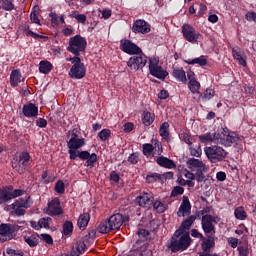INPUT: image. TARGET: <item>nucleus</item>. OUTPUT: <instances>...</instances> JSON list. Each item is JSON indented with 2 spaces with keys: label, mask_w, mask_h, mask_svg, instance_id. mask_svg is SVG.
<instances>
[{
  "label": "nucleus",
  "mask_w": 256,
  "mask_h": 256,
  "mask_svg": "<svg viewBox=\"0 0 256 256\" xmlns=\"http://www.w3.org/2000/svg\"><path fill=\"white\" fill-rule=\"evenodd\" d=\"M143 155L146 157H151V155H161L163 153V148H161V142L155 141V144H143Z\"/></svg>",
  "instance_id": "4468645a"
},
{
  "label": "nucleus",
  "mask_w": 256,
  "mask_h": 256,
  "mask_svg": "<svg viewBox=\"0 0 256 256\" xmlns=\"http://www.w3.org/2000/svg\"><path fill=\"white\" fill-rule=\"evenodd\" d=\"M145 65H147V56L143 54V50H141L139 54H134L127 62V67H129L130 71H139L143 69Z\"/></svg>",
  "instance_id": "1a4fd4ad"
},
{
  "label": "nucleus",
  "mask_w": 256,
  "mask_h": 256,
  "mask_svg": "<svg viewBox=\"0 0 256 256\" xmlns=\"http://www.w3.org/2000/svg\"><path fill=\"white\" fill-rule=\"evenodd\" d=\"M153 195L149 193H142L136 198V203L140 207H149L153 203Z\"/></svg>",
  "instance_id": "aec40b11"
},
{
  "label": "nucleus",
  "mask_w": 256,
  "mask_h": 256,
  "mask_svg": "<svg viewBox=\"0 0 256 256\" xmlns=\"http://www.w3.org/2000/svg\"><path fill=\"white\" fill-rule=\"evenodd\" d=\"M23 239L29 247H37L39 245V235L37 233L28 232L23 236Z\"/></svg>",
  "instance_id": "b1692460"
},
{
  "label": "nucleus",
  "mask_w": 256,
  "mask_h": 256,
  "mask_svg": "<svg viewBox=\"0 0 256 256\" xmlns=\"http://www.w3.org/2000/svg\"><path fill=\"white\" fill-rule=\"evenodd\" d=\"M113 230L119 229L125 222V218L121 214H114L108 219Z\"/></svg>",
  "instance_id": "5701e85b"
},
{
  "label": "nucleus",
  "mask_w": 256,
  "mask_h": 256,
  "mask_svg": "<svg viewBox=\"0 0 256 256\" xmlns=\"http://www.w3.org/2000/svg\"><path fill=\"white\" fill-rule=\"evenodd\" d=\"M11 191H13V186L0 189V205L9 203V201H11Z\"/></svg>",
  "instance_id": "393cba45"
},
{
  "label": "nucleus",
  "mask_w": 256,
  "mask_h": 256,
  "mask_svg": "<svg viewBox=\"0 0 256 256\" xmlns=\"http://www.w3.org/2000/svg\"><path fill=\"white\" fill-rule=\"evenodd\" d=\"M98 231L102 234L110 233V231H113V227L111 226L109 220L102 221L98 226Z\"/></svg>",
  "instance_id": "f704fd0d"
},
{
  "label": "nucleus",
  "mask_w": 256,
  "mask_h": 256,
  "mask_svg": "<svg viewBox=\"0 0 256 256\" xmlns=\"http://www.w3.org/2000/svg\"><path fill=\"white\" fill-rule=\"evenodd\" d=\"M173 77H175V79L181 83H187V75L185 74V70H183V68L174 69Z\"/></svg>",
  "instance_id": "2f4dec72"
},
{
  "label": "nucleus",
  "mask_w": 256,
  "mask_h": 256,
  "mask_svg": "<svg viewBox=\"0 0 256 256\" xmlns=\"http://www.w3.org/2000/svg\"><path fill=\"white\" fill-rule=\"evenodd\" d=\"M188 87L191 93H199V89L201 88V84L197 80L189 81Z\"/></svg>",
  "instance_id": "a18cd8bd"
},
{
  "label": "nucleus",
  "mask_w": 256,
  "mask_h": 256,
  "mask_svg": "<svg viewBox=\"0 0 256 256\" xmlns=\"http://www.w3.org/2000/svg\"><path fill=\"white\" fill-rule=\"evenodd\" d=\"M149 71L153 77H157V79H165L169 73L159 65V58L158 57H151L149 59Z\"/></svg>",
  "instance_id": "9d476101"
},
{
  "label": "nucleus",
  "mask_w": 256,
  "mask_h": 256,
  "mask_svg": "<svg viewBox=\"0 0 256 256\" xmlns=\"http://www.w3.org/2000/svg\"><path fill=\"white\" fill-rule=\"evenodd\" d=\"M186 63L188 65H200L201 67H205L207 65V57L205 56H200L198 58L192 59V60H187Z\"/></svg>",
  "instance_id": "ea45409f"
},
{
  "label": "nucleus",
  "mask_w": 256,
  "mask_h": 256,
  "mask_svg": "<svg viewBox=\"0 0 256 256\" xmlns=\"http://www.w3.org/2000/svg\"><path fill=\"white\" fill-rule=\"evenodd\" d=\"M156 162L160 167H165V169H175V162L167 157L160 156L156 159Z\"/></svg>",
  "instance_id": "cd10ccee"
},
{
  "label": "nucleus",
  "mask_w": 256,
  "mask_h": 256,
  "mask_svg": "<svg viewBox=\"0 0 256 256\" xmlns=\"http://www.w3.org/2000/svg\"><path fill=\"white\" fill-rule=\"evenodd\" d=\"M160 136L163 137V139H167L169 137V123L164 122L159 129Z\"/></svg>",
  "instance_id": "37998d69"
},
{
  "label": "nucleus",
  "mask_w": 256,
  "mask_h": 256,
  "mask_svg": "<svg viewBox=\"0 0 256 256\" xmlns=\"http://www.w3.org/2000/svg\"><path fill=\"white\" fill-rule=\"evenodd\" d=\"M90 219H91V216L89 215V213L81 214L77 222L79 229L84 230L87 227V225H89Z\"/></svg>",
  "instance_id": "c756f323"
},
{
  "label": "nucleus",
  "mask_w": 256,
  "mask_h": 256,
  "mask_svg": "<svg viewBox=\"0 0 256 256\" xmlns=\"http://www.w3.org/2000/svg\"><path fill=\"white\" fill-rule=\"evenodd\" d=\"M51 217H46L40 219V229H49V225H51Z\"/></svg>",
  "instance_id": "8fccbe9b"
},
{
  "label": "nucleus",
  "mask_w": 256,
  "mask_h": 256,
  "mask_svg": "<svg viewBox=\"0 0 256 256\" xmlns=\"http://www.w3.org/2000/svg\"><path fill=\"white\" fill-rule=\"evenodd\" d=\"M195 179H197V174H193V172L187 170V168H183L180 172V177L178 178L179 185L188 187H195Z\"/></svg>",
  "instance_id": "f8f14e48"
},
{
  "label": "nucleus",
  "mask_w": 256,
  "mask_h": 256,
  "mask_svg": "<svg viewBox=\"0 0 256 256\" xmlns=\"http://www.w3.org/2000/svg\"><path fill=\"white\" fill-rule=\"evenodd\" d=\"M87 250V245L83 241H78L72 247L71 253L73 256L83 255Z\"/></svg>",
  "instance_id": "bb28decb"
},
{
  "label": "nucleus",
  "mask_w": 256,
  "mask_h": 256,
  "mask_svg": "<svg viewBox=\"0 0 256 256\" xmlns=\"http://www.w3.org/2000/svg\"><path fill=\"white\" fill-rule=\"evenodd\" d=\"M49 17L51 18V23L53 25H59V17L57 16V13L51 12Z\"/></svg>",
  "instance_id": "052dcab7"
},
{
  "label": "nucleus",
  "mask_w": 256,
  "mask_h": 256,
  "mask_svg": "<svg viewBox=\"0 0 256 256\" xmlns=\"http://www.w3.org/2000/svg\"><path fill=\"white\" fill-rule=\"evenodd\" d=\"M182 35L188 43H199V41L203 40V35L197 32L191 24H184L182 25Z\"/></svg>",
  "instance_id": "6e6552de"
},
{
  "label": "nucleus",
  "mask_w": 256,
  "mask_h": 256,
  "mask_svg": "<svg viewBox=\"0 0 256 256\" xmlns=\"http://www.w3.org/2000/svg\"><path fill=\"white\" fill-rule=\"evenodd\" d=\"M153 121H155V114L151 112L143 113V116H142L143 125H145L146 127H149V125H151Z\"/></svg>",
  "instance_id": "4c0bfd02"
},
{
  "label": "nucleus",
  "mask_w": 256,
  "mask_h": 256,
  "mask_svg": "<svg viewBox=\"0 0 256 256\" xmlns=\"http://www.w3.org/2000/svg\"><path fill=\"white\" fill-rule=\"evenodd\" d=\"M69 17L71 19H76V21L78 23H82L84 25V23L87 22V16L85 14H80L79 12L77 11H72L70 14H69Z\"/></svg>",
  "instance_id": "58836bf2"
},
{
  "label": "nucleus",
  "mask_w": 256,
  "mask_h": 256,
  "mask_svg": "<svg viewBox=\"0 0 256 256\" xmlns=\"http://www.w3.org/2000/svg\"><path fill=\"white\" fill-rule=\"evenodd\" d=\"M213 221H215V218H213L211 215H204L202 217V229L204 233H215Z\"/></svg>",
  "instance_id": "a211bd4d"
},
{
  "label": "nucleus",
  "mask_w": 256,
  "mask_h": 256,
  "mask_svg": "<svg viewBox=\"0 0 256 256\" xmlns=\"http://www.w3.org/2000/svg\"><path fill=\"white\" fill-rule=\"evenodd\" d=\"M23 115L25 117H37L39 115V108L33 103H29L23 106Z\"/></svg>",
  "instance_id": "412c9836"
},
{
  "label": "nucleus",
  "mask_w": 256,
  "mask_h": 256,
  "mask_svg": "<svg viewBox=\"0 0 256 256\" xmlns=\"http://www.w3.org/2000/svg\"><path fill=\"white\" fill-rule=\"evenodd\" d=\"M39 15H40L39 6H34L30 14L31 23H35V25L41 26V20L39 19Z\"/></svg>",
  "instance_id": "7c9ffc66"
},
{
  "label": "nucleus",
  "mask_w": 256,
  "mask_h": 256,
  "mask_svg": "<svg viewBox=\"0 0 256 256\" xmlns=\"http://www.w3.org/2000/svg\"><path fill=\"white\" fill-rule=\"evenodd\" d=\"M67 61H70V63H72V66L68 73L71 79H83V77L87 75V67L85 66V64H83V62H81V58H67Z\"/></svg>",
  "instance_id": "20e7f679"
},
{
  "label": "nucleus",
  "mask_w": 256,
  "mask_h": 256,
  "mask_svg": "<svg viewBox=\"0 0 256 256\" xmlns=\"http://www.w3.org/2000/svg\"><path fill=\"white\" fill-rule=\"evenodd\" d=\"M168 247L173 253L189 249V247H191V237L189 236V232H185L183 229L176 230Z\"/></svg>",
  "instance_id": "f03ea898"
},
{
  "label": "nucleus",
  "mask_w": 256,
  "mask_h": 256,
  "mask_svg": "<svg viewBox=\"0 0 256 256\" xmlns=\"http://www.w3.org/2000/svg\"><path fill=\"white\" fill-rule=\"evenodd\" d=\"M183 193H185V189H183L181 186H176L171 192V197H177L179 195H183Z\"/></svg>",
  "instance_id": "603ef678"
},
{
  "label": "nucleus",
  "mask_w": 256,
  "mask_h": 256,
  "mask_svg": "<svg viewBox=\"0 0 256 256\" xmlns=\"http://www.w3.org/2000/svg\"><path fill=\"white\" fill-rule=\"evenodd\" d=\"M98 137L99 139H101V141H107V139L111 137V130L103 129L102 131L99 132Z\"/></svg>",
  "instance_id": "de8ad7c7"
},
{
  "label": "nucleus",
  "mask_w": 256,
  "mask_h": 256,
  "mask_svg": "<svg viewBox=\"0 0 256 256\" xmlns=\"http://www.w3.org/2000/svg\"><path fill=\"white\" fill-rule=\"evenodd\" d=\"M234 215L239 221H245V219H247V212H245V208H243V206L237 207L234 210Z\"/></svg>",
  "instance_id": "a19ab883"
},
{
  "label": "nucleus",
  "mask_w": 256,
  "mask_h": 256,
  "mask_svg": "<svg viewBox=\"0 0 256 256\" xmlns=\"http://www.w3.org/2000/svg\"><path fill=\"white\" fill-rule=\"evenodd\" d=\"M67 147L71 161H75L79 157L82 161H86L85 167H95L97 154H91L89 151H79L81 147H85V138H70Z\"/></svg>",
  "instance_id": "f257e3e1"
},
{
  "label": "nucleus",
  "mask_w": 256,
  "mask_h": 256,
  "mask_svg": "<svg viewBox=\"0 0 256 256\" xmlns=\"http://www.w3.org/2000/svg\"><path fill=\"white\" fill-rule=\"evenodd\" d=\"M120 49L124 53H127L128 55H139L141 53V48L137 46V44L131 42V40H121L120 41Z\"/></svg>",
  "instance_id": "ddd939ff"
},
{
  "label": "nucleus",
  "mask_w": 256,
  "mask_h": 256,
  "mask_svg": "<svg viewBox=\"0 0 256 256\" xmlns=\"http://www.w3.org/2000/svg\"><path fill=\"white\" fill-rule=\"evenodd\" d=\"M36 125L37 127H40V128H45L47 127V120L43 119V118H39L37 121H36Z\"/></svg>",
  "instance_id": "69168bd1"
},
{
  "label": "nucleus",
  "mask_w": 256,
  "mask_h": 256,
  "mask_svg": "<svg viewBox=\"0 0 256 256\" xmlns=\"http://www.w3.org/2000/svg\"><path fill=\"white\" fill-rule=\"evenodd\" d=\"M55 191L56 193H59L62 195V193H65V183H63L62 180H59L55 185Z\"/></svg>",
  "instance_id": "3c124183"
},
{
  "label": "nucleus",
  "mask_w": 256,
  "mask_h": 256,
  "mask_svg": "<svg viewBox=\"0 0 256 256\" xmlns=\"http://www.w3.org/2000/svg\"><path fill=\"white\" fill-rule=\"evenodd\" d=\"M204 153L211 163H219L227 157V151L221 146H210L204 148Z\"/></svg>",
  "instance_id": "423d86ee"
},
{
  "label": "nucleus",
  "mask_w": 256,
  "mask_h": 256,
  "mask_svg": "<svg viewBox=\"0 0 256 256\" xmlns=\"http://www.w3.org/2000/svg\"><path fill=\"white\" fill-rule=\"evenodd\" d=\"M215 96V90L208 88L206 89V91L204 92V98L205 99H211L212 97Z\"/></svg>",
  "instance_id": "680f3d73"
},
{
  "label": "nucleus",
  "mask_w": 256,
  "mask_h": 256,
  "mask_svg": "<svg viewBox=\"0 0 256 256\" xmlns=\"http://www.w3.org/2000/svg\"><path fill=\"white\" fill-rule=\"evenodd\" d=\"M42 181H43V183L47 184V183H53L55 181V179L53 177L49 176L47 171H45L42 173Z\"/></svg>",
  "instance_id": "6e6d98bb"
},
{
  "label": "nucleus",
  "mask_w": 256,
  "mask_h": 256,
  "mask_svg": "<svg viewBox=\"0 0 256 256\" xmlns=\"http://www.w3.org/2000/svg\"><path fill=\"white\" fill-rule=\"evenodd\" d=\"M11 233V229L7 226V224L0 225V235H9Z\"/></svg>",
  "instance_id": "4d7b16f0"
},
{
  "label": "nucleus",
  "mask_w": 256,
  "mask_h": 256,
  "mask_svg": "<svg viewBox=\"0 0 256 256\" xmlns=\"http://www.w3.org/2000/svg\"><path fill=\"white\" fill-rule=\"evenodd\" d=\"M119 179H120V177L117 174V172L112 171L111 174H110V180L114 181V183H119Z\"/></svg>",
  "instance_id": "338daca9"
},
{
  "label": "nucleus",
  "mask_w": 256,
  "mask_h": 256,
  "mask_svg": "<svg viewBox=\"0 0 256 256\" xmlns=\"http://www.w3.org/2000/svg\"><path fill=\"white\" fill-rule=\"evenodd\" d=\"M157 179H159V174H157V173L150 174L146 177V180L148 183H153V182L157 181Z\"/></svg>",
  "instance_id": "e2e57ef3"
},
{
  "label": "nucleus",
  "mask_w": 256,
  "mask_h": 256,
  "mask_svg": "<svg viewBox=\"0 0 256 256\" xmlns=\"http://www.w3.org/2000/svg\"><path fill=\"white\" fill-rule=\"evenodd\" d=\"M242 141L243 136H239V134L231 132L227 128H223L218 142L219 145H223L224 147H231L232 145H241Z\"/></svg>",
  "instance_id": "39448f33"
},
{
  "label": "nucleus",
  "mask_w": 256,
  "mask_h": 256,
  "mask_svg": "<svg viewBox=\"0 0 256 256\" xmlns=\"http://www.w3.org/2000/svg\"><path fill=\"white\" fill-rule=\"evenodd\" d=\"M10 195L12 199H17V197H21L22 195H25V191L22 189L10 190Z\"/></svg>",
  "instance_id": "5fc2aeb1"
},
{
  "label": "nucleus",
  "mask_w": 256,
  "mask_h": 256,
  "mask_svg": "<svg viewBox=\"0 0 256 256\" xmlns=\"http://www.w3.org/2000/svg\"><path fill=\"white\" fill-rule=\"evenodd\" d=\"M0 8L4 11H13L14 5L10 0H0Z\"/></svg>",
  "instance_id": "c03bdc74"
},
{
  "label": "nucleus",
  "mask_w": 256,
  "mask_h": 256,
  "mask_svg": "<svg viewBox=\"0 0 256 256\" xmlns=\"http://www.w3.org/2000/svg\"><path fill=\"white\" fill-rule=\"evenodd\" d=\"M215 247V240L213 237L202 238V249L203 251H211Z\"/></svg>",
  "instance_id": "72a5a7b5"
},
{
  "label": "nucleus",
  "mask_w": 256,
  "mask_h": 256,
  "mask_svg": "<svg viewBox=\"0 0 256 256\" xmlns=\"http://www.w3.org/2000/svg\"><path fill=\"white\" fill-rule=\"evenodd\" d=\"M128 161L129 163H132L133 165L139 163V156L137 154H131L129 157H128Z\"/></svg>",
  "instance_id": "0e129e2a"
},
{
  "label": "nucleus",
  "mask_w": 256,
  "mask_h": 256,
  "mask_svg": "<svg viewBox=\"0 0 256 256\" xmlns=\"http://www.w3.org/2000/svg\"><path fill=\"white\" fill-rule=\"evenodd\" d=\"M85 49H87V40L81 37V35H76L70 38L68 46L69 53L79 55V53L85 51Z\"/></svg>",
  "instance_id": "0eeeda50"
},
{
  "label": "nucleus",
  "mask_w": 256,
  "mask_h": 256,
  "mask_svg": "<svg viewBox=\"0 0 256 256\" xmlns=\"http://www.w3.org/2000/svg\"><path fill=\"white\" fill-rule=\"evenodd\" d=\"M186 165L188 169L194 173H196V181L198 183H202V181H205V173L209 170V167L203 163V161L195 158H190Z\"/></svg>",
  "instance_id": "7ed1b4c3"
},
{
  "label": "nucleus",
  "mask_w": 256,
  "mask_h": 256,
  "mask_svg": "<svg viewBox=\"0 0 256 256\" xmlns=\"http://www.w3.org/2000/svg\"><path fill=\"white\" fill-rule=\"evenodd\" d=\"M6 253H7V255H10V256H14V255L23 256V251L14 250L12 248H7Z\"/></svg>",
  "instance_id": "bf43d9fd"
},
{
  "label": "nucleus",
  "mask_w": 256,
  "mask_h": 256,
  "mask_svg": "<svg viewBox=\"0 0 256 256\" xmlns=\"http://www.w3.org/2000/svg\"><path fill=\"white\" fill-rule=\"evenodd\" d=\"M29 207H31V200H29V197L20 198L10 205V209L13 210L12 213L17 215V217L25 215V209H29Z\"/></svg>",
  "instance_id": "9b49d317"
},
{
  "label": "nucleus",
  "mask_w": 256,
  "mask_h": 256,
  "mask_svg": "<svg viewBox=\"0 0 256 256\" xmlns=\"http://www.w3.org/2000/svg\"><path fill=\"white\" fill-rule=\"evenodd\" d=\"M24 34L26 37H33V39H47V36L33 32L29 26L24 27Z\"/></svg>",
  "instance_id": "79ce46f5"
},
{
  "label": "nucleus",
  "mask_w": 256,
  "mask_h": 256,
  "mask_svg": "<svg viewBox=\"0 0 256 256\" xmlns=\"http://www.w3.org/2000/svg\"><path fill=\"white\" fill-rule=\"evenodd\" d=\"M46 213L48 215H63V208L61 207V202L59 198H54L50 202H48V206L46 208Z\"/></svg>",
  "instance_id": "2eb2a0df"
},
{
  "label": "nucleus",
  "mask_w": 256,
  "mask_h": 256,
  "mask_svg": "<svg viewBox=\"0 0 256 256\" xmlns=\"http://www.w3.org/2000/svg\"><path fill=\"white\" fill-rule=\"evenodd\" d=\"M133 33H142L145 35L151 31V25L145 22V20H136L132 27Z\"/></svg>",
  "instance_id": "dca6fc26"
},
{
  "label": "nucleus",
  "mask_w": 256,
  "mask_h": 256,
  "mask_svg": "<svg viewBox=\"0 0 256 256\" xmlns=\"http://www.w3.org/2000/svg\"><path fill=\"white\" fill-rule=\"evenodd\" d=\"M197 218L195 216H190L188 217L186 220H184L181 224V227L179 229H182V231H185L187 233V231H189V229H191V225H193V223H195V220Z\"/></svg>",
  "instance_id": "e433bc0d"
},
{
  "label": "nucleus",
  "mask_w": 256,
  "mask_h": 256,
  "mask_svg": "<svg viewBox=\"0 0 256 256\" xmlns=\"http://www.w3.org/2000/svg\"><path fill=\"white\" fill-rule=\"evenodd\" d=\"M219 137H221V134L219 133H207L199 136V139L201 143H215L216 145H219Z\"/></svg>",
  "instance_id": "4be33fe9"
},
{
  "label": "nucleus",
  "mask_w": 256,
  "mask_h": 256,
  "mask_svg": "<svg viewBox=\"0 0 256 256\" xmlns=\"http://www.w3.org/2000/svg\"><path fill=\"white\" fill-rule=\"evenodd\" d=\"M232 55L239 65H242V67L247 66V55H245V52L241 48H233Z\"/></svg>",
  "instance_id": "6ab92c4d"
},
{
  "label": "nucleus",
  "mask_w": 256,
  "mask_h": 256,
  "mask_svg": "<svg viewBox=\"0 0 256 256\" xmlns=\"http://www.w3.org/2000/svg\"><path fill=\"white\" fill-rule=\"evenodd\" d=\"M180 139L182 141H184V143H186L187 145H192L193 144L191 135L189 133H187V132H182L180 134Z\"/></svg>",
  "instance_id": "09e8293b"
},
{
  "label": "nucleus",
  "mask_w": 256,
  "mask_h": 256,
  "mask_svg": "<svg viewBox=\"0 0 256 256\" xmlns=\"http://www.w3.org/2000/svg\"><path fill=\"white\" fill-rule=\"evenodd\" d=\"M51 69H53V64L49 61H40L39 63V71L40 73H44V75H47L48 73H51Z\"/></svg>",
  "instance_id": "473e14b6"
},
{
  "label": "nucleus",
  "mask_w": 256,
  "mask_h": 256,
  "mask_svg": "<svg viewBox=\"0 0 256 256\" xmlns=\"http://www.w3.org/2000/svg\"><path fill=\"white\" fill-rule=\"evenodd\" d=\"M203 150H201V146H197L196 148L190 147V154L193 157H201Z\"/></svg>",
  "instance_id": "864d4df0"
},
{
  "label": "nucleus",
  "mask_w": 256,
  "mask_h": 256,
  "mask_svg": "<svg viewBox=\"0 0 256 256\" xmlns=\"http://www.w3.org/2000/svg\"><path fill=\"white\" fill-rule=\"evenodd\" d=\"M238 252L240 256H249V248L247 246H239Z\"/></svg>",
  "instance_id": "13d9d810"
},
{
  "label": "nucleus",
  "mask_w": 256,
  "mask_h": 256,
  "mask_svg": "<svg viewBox=\"0 0 256 256\" xmlns=\"http://www.w3.org/2000/svg\"><path fill=\"white\" fill-rule=\"evenodd\" d=\"M177 215L178 217H187V215H191V202L189 201V197L183 196Z\"/></svg>",
  "instance_id": "f3484780"
},
{
  "label": "nucleus",
  "mask_w": 256,
  "mask_h": 256,
  "mask_svg": "<svg viewBox=\"0 0 256 256\" xmlns=\"http://www.w3.org/2000/svg\"><path fill=\"white\" fill-rule=\"evenodd\" d=\"M29 159H31V156L29 155V153L23 152L19 158V165H22V167L17 168V166L15 165H13V167L18 171V173H23L25 171V167L29 165Z\"/></svg>",
  "instance_id": "a878e982"
},
{
  "label": "nucleus",
  "mask_w": 256,
  "mask_h": 256,
  "mask_svg": "<svg viewBox=\"0 0 256 256\" xmlns=\"http://www.w3.org/2000/svg\"><path fill=\"white\" fill-rule=\"evenodd\" d=\"M71 233H73V223L67 221L63 225V235H71Z\"/></svg>",
  "instance_id": "49530a36"
},
{
  "label": "nucleus",
  "mask_w": 256,
  "mask_h": 256,
  "mask_svg": "<svg viewBox=\"0 0 256 256\" xmlns=\"http://www.w3.org/2000/svg\"><path fill=\"white\" fill-rule=\"evenodd\" d=\"M247 21H256V13L255 12H248L246 14Z\"/></svg>",
  "instance_id": "774afa93"
},
{
  "label": "nucleus",
  "mask_w": 256,
  "mask_h": 256,
  "mask_svg": "<svg viewBox=\"0 0 256 256\" xmlns=\"http://www.w3.org/2000/svg\"><path fill=\"white\" fill-rule=\"evenodd\" d=\"M21 71L19 70H13L10 74V84L12 87H17L19 83H21Z\"/></svg>",
  "instance_id": "c85d7f7f"
},
{
  "label": "nucleus",
  "mask_w": 256,
  "mask_h": 256,
  "mask_svg": "<svg viewBox=\"0 0 256 256\" xmlns=\"http://www.w3.org/2000/svg\"><path fill=\"white\" fill-rule=\"evenodd\" d=\"M153 209L156 213H165L167 211V204L161 200H155L153 202Z\"/></svg>",
  "instance_id": "c9c22d12"
}]
</instances>
